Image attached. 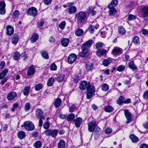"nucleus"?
<instances>
[{"mask_svg":"<svg viewBox=\"0 0 148 148\" xmlns=\"http://www.w3.org/2000/svg\"><path fill=\"white\" fill-rule=\"evenodd\" d=\"M50 123L48 121L46 122L43 125V127L45 129H47L49 127Z\"/></svg>","mask_w":148,"mask_h":148,"instance_id":"nucleus-57","label":"nucleus"},{"mask_svg":"<svg viewBox=\"0 0 148 148\" xmlns=\"http://www.w3.org/2000/svg\"><path fill=\"white\" fill-rule=\"evenodd\" d=\"M107 51L106 50L104 49H101L97 50L96 52V54L97 55L99 56L103 55Z\"/></svg>","mask_w":148,"mask_h":148,"instance_id":"nucleus-18","label":"nucleus"},{"mask_svg":"<svg viewBox=\"0 0 148 148\" xmlns=\"http://www.w3.org/2000/svg\"><path fill=\"white\" fill-rule=\"evenodd\" d=\"M130 139L133 143H136L138 140L137 137L133 134H131L130 136Z\"/></svg>","mask_w":148,"mask_h":148,"instance_id":"nucleus-30","label":"nucleus"},{"mask_svg":"<svg viewBox=\"0 0 148 148\" xmlns=\"http://www.w3.org/2000/svg\"><path fill=\"white\" fill-rule=\"evenodd\" d=\"M102 89L104 91H107L109 88V86L106 84H104L101 86Z\"/></svg>","mask_w":148,"mask_h":148,"instance_id":"nucleus-42","label":"nucleus"},{"mask_svg":"<svg viewBox=\"0 0 148 148\" xmlns=\"http://www.w3.org/2000/svg\"><path fill=\"white\" fill-rule=\"evenodd\" d=\"M75 121V127L77 128L79 127L82 122L83 120L81 117H78L74 120Z\"/></svg>","mask_w":148,"mask_h":148,"instance_id":"nucleus-15","label":"nucleus"},{"mask_svg":"<svg viewBox=\"0 0 148 148\" xmlns=\"http://www.w3.org/2000/svg\"><path fill=\"white\" fill-rule=\"evenodd\" d=\"M16 96V93L15 92H12L8 95L7 98L9 100L11 101Z\"/></svg>","mask_w":148,"mask_h":148,"instance_id":"nucleus-19","label":"nucleus"},{"mask_svg":"<svg viewBox=\"0 0 148 148\" xmlns=\"http://www.w3.org/2000/svg\"><path fill=\"white\" fill-rule=\"evenodd\" d=\"M52 1V0H44V3L46 5H49Z\"/></svg>","mask_w":148,"mask_h":148,"instance_id":"nucleus-62","label":"nucleus"},{"mask_svg":"<svg viewBox=\"0 0 148 148\" xmlns=\"http://www.w3.org/2000/svg\"><path fill=\"white\" fill-rule=\"evenodd\" d=\"M95 130V134L96 135H98L100 134L101 132V129L98 126L97 128L94 130ZM95 137H96V136H95Z\"/></svg>","mask_w":148,"mask_h":148,"instance_id":"nucleus-52","label":"nucleus"},{"mask_svg":"<svg viewBox=\"0 0 148 148\" xmlns=\"http://www.w3.org/2000/svg\"><path fill=\"white\" fill-rule=\"evenodd\" d=\"M113 108L111 106H108L104 108L105 111L107 112H110L113 111Z\"/></svg>","mask_w":148,"mask_h":148,"instance_id":"nucleus-41","label":"nucleus"},{"mask_svg":"<svg viewBox=\"0 0 148 148\" xmlns=\"http://www.w3.org/2000/svg\"><path fill=\"white\" fill-rule=\"evenodd\" d=\"M5 4L4 1H2L0 2V9L5 8Z\"/></svg>","mask_w":148,"mask_h":148,"instance_id":"nucleus-61","label":"nucleus"},{"mask_svg":"<svg viewBox=\"0 0 148 148\" xmlns=\"http://www.w3.org/2000/svg\"><path fill=\"white\" fill-rule=\"evenodd\" d=\"M124 97L122 96H120L116 101V103L119 105H121L124 103Z\"/></svg>","mask_w":148,"mask_h":148,"instance_id":"nucleus-31","label":"nucleus"},{"mask_svg":"<svg viewBox=\"0 0 148 148\" xmlns=\"http://www.w3.org/2000/svg\"><path fill=\"white\" fill-rule=\"evenodd\" d=\"M76 58L77 56L75 54H71L68 57V62L71 64H72L75 61Z\"/></svg>","mask_w":148,"mask_h":148,"instance_id":"nucleus-12","label":"nucleus"},{"mask_svg":"<svg viewBox=\"0 0 148 148\" xmlns=\"http://www.w3.org/2000/svg\"><path fill=\"white\" fill-rule=\"evenodd\" d=\"M129 67L133 71L137 69L136 66L134 62L132 61L129 63Z\"/></svg>","mask_w":148,"mask_h":148,"instance_id":"nucleus-28","label":"nucleus"},{"mask_svg":"<svg viewBox=\"0 0 148 148\" xmlns=\"http://www.w3.org/2000/svg\"><path fill=\"white\" fill-rule=\"evenodd\" d=\"M59 131L57 129L51 130H47L45 131V134L47 136H51L52 137L55 138L58 134Z\"/></svg>","mask_w":148,"mask_h":148,"instance_id":"nucleus-4","label":"nucleus"},{"mask_svg":"<svg viewBox=\"0 0 148 148\" xmlns=\"http://www.w3.org/2000/svg\"><path fill=\"white\" fill-rule=\"evenodd\" d=\"M7 34L8 36H11L14 33V29L10 25L7 26Z\"/></svg>","mask_w":148,"mask_h":148,"instance_id":"nucleus-16","label":"nucleus"},{"mask_svg":"<svg viewBox=\"0 0 148 148\" xmlns=\"http://www.w3.org/2000/svg\"><path fill=\"white\" fill-rule=\"evenodd\" d=\"M75 116V115L71 113L68 116L67 120L68 121H71L74 119Z\"/></svg>","mask_w":148,"mask_h":148,"instance_id":"nucleus-43","label":"nucleus"},{"mask_svg":"<svg viewBox=\"0 0 148 148\" xmlns=\"http://www.w3.org/2000/svg\"><path fill=\"white\" fill-rule=\"evenodd\" d=\"M69 42V40L68 38H63L61 40V44L64 47H67Z\"/></svg>","mask_w":148,"mask_h":148,"instance_id":"nucleus-17","label":"nucleus"},{"mask_svg":"<svg viewBox=\"0 0 148 148\" xmlns=\"http://www.w3.org/2000/svg\"><path fill=\"white\" fill-rule=\"evenodd\" d=\"M79 80L78 76L77 75L74 76L73 78V82L74 83H77Z\"/></svg>","mask_w":148,"mask_h":148,"instance_id":"nucleus-60","label":"nucleus"},{"mask_svg":"<svg viewBox=\"0 0 148 148\" xmlns=\"http://www.w3.org/2000/svg\"><path fill=\"white\" fill-rule=\"evenodd\" d=\"M93 67V64L92 63H88L86 64V69L88 71L91 70Z\"/></svg>","mask_w":148,"mask_h":148,"instance_id":"nucleus-33","label":"nucleus"},{"mask_svg":"<svg viewBox=\"0 0 148 148\" xmlns=\"http://www.w3.org/2000/svg\"><path fill=\"white\" fill-rule=\"evenodd\" d=\"M38 36L37 34H34L32 36L30 39V41L32 43L35 42L38 39Z\"/></svg>","mask_w":148,"mask_h":148,"instance_id":"nucleus-24","label":"nucleus"},{"mask_svg":"<svg viewBox=\"0 0 148 148\" xmlns=\"http://www.w3.org/2000/svg\"><path fill=\"white\" fill-rule=\"evenodd\" d=\"M42 56L46 59L49 58V56L47 53L46 51L42 52L41 53Z\"/></svg>","mask_w":148,"mask_h":148,"instance_id":"nucleus-50","label":"nucleus"},{"mask_svg":"<svg viewBox=\"0 0 148 148\" xmlns=\"http://www.w3.org/2000/svg\"><path fill=\"white\" fill-rule=\"evenodd\" d=\"M89 10L90 12L91 13L92 15L94 16L96 14V11L93 9L92 7H90Z\"/></svg>","mask_w":148,"mask_h":148,"instance_id":"nucleus-59","label":"nucleus"},{"mask_svg":"<svg viewBox=\"0 0 148 148\" xmlns=\"http://www.w3.org/2000/svg\"><path fill=\"white\" fill-rule=\"evenodd\" d=\"M133 42L136 45H138L140 44L139 37L138 36H135L133 38Z\"/></svg>","mask_w":148,"mask_h":148,"instance_id":"nucleus-26","label":"nucleus"},{"mask_svg":"<svg viewBox=\"0 0 148 148\" xmlns=\"http://www.w3.org/2000/svg\"><path fill=\"white\" fill-rule=\"evenodd\" d=\"M19 40L18 36L17 35H15L12 38L11 42L12 44L15 45L18 43Z\"/></svg>","mask_w":148,"mask_h":148,"instance_id":"nucleus-23","label":"nucleus"},{"mask_svg":"<svg viewBox=\"0 0 148 148\" xmlns=\"http://www.w3.org/2000/svg\"><path fill=\"white\" fill-rule=\"evenodd\" d=\"M118 0H112L108 6V8H110L111 7H114L117 6L118 4Z\"/></svg>","mask_w":148,"mask_h":148,"instance_id":"nucleus-21","label":"nucleus"},{"mask_svg":"<svg viewBox=\"0 0 148 148\" xmlns=\"http://www.w3.org/2000/svg\"><path fill=\"white\" fill-rule=\"evenodd\" d=\"M8 71V69H5L0 73V79H2L6 75Z\"/></svg>","mask_w":148,"mask_h":148,"instance_id":"nucleus-29","label":"nucleus"},{"mask_svg":"<svg viewBox=\"0 0 148 148\" xmlns=\"http://www.w3.org/2000/svg\"><path fill=\"white\" fill-rule=\"evenodd\" d=\"M35 68V66L33 65H31L29 67L27 72L28 76H32L35 73L36 71Z\"/></svg>","mask_w":148,"mask_h":148,"instance_id":"nucleus-9","label":"nucleus"},{"mask_svg":"<svg viewBox=\"0 0 148 148\" xmlns=\"http://www.w3.org/2000/svg\"><path fill=\"white\" fill-rule=\"evenodd\" d=\"M36 115L38 118H42L43 115V111L40 108L37 109L35 111Z\"/></svg>","mask_w":148,"mask_h":148,"instance_id":"nucleus-14","label":"nucleus"},{"mask_svg":"<svg viewBox=\"0 0 148 148\" xmlns=\"http://www.w3.org/2000/svg\"><path fill=\"white\" fill-rule=\"evenodd\" d=\"M66 24V23L65 21H63L59 24V27L60 29H63L64 28Z\"/></svg>","mask_w":148,"mask_h":148,"instance_id":"nucleus-46","label":"nucleus"},{"mask_svg":"<svg viewBox=\"0 0 148 148\" xmlns=\"http://www.w3.org/2000/svg\"><path fill=\"white\" fill-rule=\"evenodd\" d=\"M18 136L20 139H22L25 137V133L23 131H19L18 133Z\"/></svg>","mask_w":148,"mask_h":148,"instance_id":"nucleus-27","label":"nucleus"},{"mask_svg":"<svg viewBox=\"0 0 148 148\" xmlns=\"http://www.w3.org/2000/svg\"><path fill=\"white\" fill-rule=\"evenodd\" d=\"M25 128L27 130L32 131L34 129V126L31 121L25 122L24 123Z\"/></svg>","mask_w":148,"mask_h":148,"instance_id":"nucleus-5","label":"nucleus"},{"mask_svg":"<svg viewBox=\"0 0 148 148\" xmlns=\"http://www.w3.org/2000/svg\"><path fill=\"white\" fill-rule=\"evenodd\" d=\"M37 12L38 11L36 8L34 7H32L29 9L27 13L29 15L34 16L36 15Z\"/></svg>","mask_w":148,"mask_h":148,"instance_id":"nucleus-11","label":"nucleus"},{"mask_svg":"<svg viewBox=\"0 0 148 148\" xmlns=\"http://www.w3.org/2000/svg\"><path fill=\"white\" fill-rule=\"evenodd\" d=\"M58 148H65V143L63 140H60L58 143Z\"/></svg>","mask_w":148,"mask_h":148,"instance_id":"nucleus-22","label":"nucleus"},{"mask_svg":"<svg viewBox=\"0 0 148 148\" xmlns=\"http://www.w3.org/2000/svg\"><path fill=\"white\" fill-rule=\"evenodd\" d=\"M118 30L119 33L121 35H124L126 33V30L122 26L119 27Z\"/></svg>","mask_w":148,"mask_h":148,"instance_id":"nucleus-25","label":"nucleus"},{"mask_svg":"<svg viewBox=\"0 0 148 148\" xmlns=\"http://www.w3.org/2000/svg\"><path fill=\"white\" fill-rule=\"evenodd\" d=\"M113 61V59L111 58H108L104 60L103 62V64L106 66H107Z\"/></svg>","mask_w":148,"mask_h":148,"instance_id":"nucleus-20","label":"nucleus"},{"mask_svg":"<svg viewBox=\"0 0 148 148\" xmlns=\"http://www.w3.org/2000/svg\"><path fill=\"white\" fill-rule=\"evenodd\" d=\"M110 9L108 11L109 14L110 16H113L115 14L116 12V10L114 7H111L110 8H108Z\"/></svg>","mask_w":148,"mask_h":148,"instance_id":"nucleus-32","label":"nucleus"},{"mask_svg":"<svg viewBox=\"0 0 148 148\" xmlns=\"http://www.w3.org/2000/svg\"><path fill=\"white\" fill-rule=\"evenodd\" d=\"M64 77V75H60L57 77L56 80L58 82H61L63 81Z\"/></svg>","mask_w":148,"mask_h":148,"instance_id":"nucleus-38","label":"nucleus"},{"mask_svg":"<svg viewBox=\"0 0 148 148\" xmlns=\"http://www.w3.org/2000/svg\"><path fill=\"white\" fill-rule=\"evenodd\" d=\"M97 127L96 122L94 121L90 122L88 123V130L90 132H93Z\"/></svg>","mask_w":148,"mask_h":148,"instance_id":"nucleus-8","label":"nucleus"},{"mask_svg":"<svg viewBox=\"0 0 148 148\" xmlns=\"http://www.w3.org/2000/svg\"><path fill=\"white\" fill-rule=\"evenodd\" d=\"M104 46V44L103 43L100 42H97L95 45L96 48L97 50L101 49V48Z\"/></svg>","mask_w":148,"mask_h":148,"instance_id":"nucleus-36","label":"nucleus"},{"mask_svg":"<svg viewBox=\"0 0 148 148\" xmlns=\"http://www.w3.org/2000/svg\"><path fill=\"white\" fill-rule=\"evenodd\" d=\"M77 20L79 22L84 23L85 21L86 17V14L85 12H80L76 14Z\"/></svg>","mask_w":148,"mask_h":148,"instance_id":"nucleus-3","label":"nucleus"},{"mask_svg":"<svg viewBox=\"0 0 148 148\" xmlns=\"http://www.w3.org/2000/svg\"><path fill=\"white\" fill-rule=\"evenodd\" d=\"M122 52L121 49L118 47H115L112 50V53L114 55H118L121 54Z\"/></svg>","mask_w":148,"mask_h":148,"instance_id":"nucleus-10","label":"nucleus"},{"mask_svg":"<svg viewBox=\"0 0 148 148\" xmlns=\"http://www.w3.org/2000/svg\"><path fill=\"white\" fill-rule=\"evenodd\" d=\"M84 33V31L81 29H79L77 30L75 32L76 36H82Z\"/></svg>","mask_w":148,"mask_h":148,"instance_id":"nucleus-40","label":"nucleus"},{"mask_svg":"<svg viewBox=\"0 0 148 148\" xmlns=\"http://www.w3.org/2000/svg\"><path fill=\"white\" fill-rule=\"evenodd\" d=\"M34 146L36 148H40L42 146V143L40 141L35 142L33 144Z\"/></svg>","mask_w":148,"mask_h":148,"instance_id":"nucleus-35","label":"nucleus"},{"mask_svg":"<svg viewBox=\"0 0 148 148\" xmlns=\"http://www.w3.org/2000/svg\"><path fill=\"white\" fill-rule=\"evenodd\" d=\"M93 40H90L83 44L82 47V51L79 53V56L82 57L88 56L89 54L88 49L91 46Z\"/></svg>","mask_w":148,"mask_h":148,"instance_id":"nucleus-2","label":"nucleus"},{"mask_svg":"<svg viewBox=\"0 0 148 148\" xmlns=\"http://www.w3.org/2000/svg\"><path fill=\"white\" fill-rule=\"evenodd\" d=\"M143 97V98L145 100L148 99V90L145 91L144 92Z\"/></svg>","mask_w":148,"mask_h":148,"instance_id":"nucleus-53","label":"nucleus"},{"mask_svg":"<svg viewBox=\"0 0 148 148\" xmlns=\"http://www.w3.org/2000/svg\"><path fill=\"white\" fill-rule=\"evenodd\" d=\"M125 68V66L123 65H121L119 66L117 68V70L119 72H121L124 70Z\"/></svg>","mask_w":148,"mask_h":148,"instance_id":"nucleus-45","label":"nucleus"},{"mask_svg":"<svg viewBox=\"0 0 148 148\" xmlns=\"http://www.w3.org/2000/svg\"><path fill=\"white\" fill-rule=\"evenodd\" d=\"M54 81V79L53 77H51L47 81V84L49 86H52Z\"/></svg>","mask_w":148,"mask_h":148,"instance_id":"nucleus-37","label":"nucleus"},{"mask_svg":"<svg viewBox=\"0 0 148 148\" xmlns=\"http://www.w3.org/2000/svg\"><path fill=\"white\" fill-rule=\"evenodd\" d=\"M136 18V16L130 14L128 15V20L129 21H131L134 20Z\"/></svg>","mask_w":148,"mask_h":148,"instance_id":"nucleus-49","label":"nucleus"},{"mask_svg":"<svg viewBox=\"0 0 148 148\" xmlns=\"http://www.w3.org/2000/svg\"><path fill=\"white\" fill-rule=\"evenodd\" d=\"M43 87V85L42 84H38L36 86L35 89L37 91H38L42 88Z\"/></svg>","mask_w":148,"mask_h":148,"instance_id":"nucleus-54","label":"nucleus"},{"mask_svg":"<svg viewBox=\"0 0 148 148\" xmlns=\"http://www.w3.org/2000/svg\"><path fill=\"white\" fill-rule=\"evenodd\" d=\"M112 132V129L110 128H107L105 130V133L107 134H110Z\"/></svg>","mask_w":148,"mask_h":148,"instance_id":"nucleus-55","label":"nucleus"},{"mask_svg":"<svg viewBox=\"0 0 148 148\" xmlns=\"http://www.w3.org/2000/svg\"><path fill=\"white\" fill-rule=\"evenodd\" d=\"M30 87L29 86H27L25 87L23 91V94L27 96L29 94Z\"/></svg>","mask_w":148,"mask_h":148,"instance_id":"nucleus-39","label":"nucleus"},{"mask_svg":"<svg viewBox=\"0 0 148 148\" xmlns=\"http://www.w3.org/2000/svg\"><path fill=\"white\" fill-rule=\"evenodd\" d=\"M19 14V12L18 10H16L13 13L12 17L14 18H16L18 17Z\"/></svg>","mask_w":148,"mask_h":148,"instance_id":"nucleus-51","label":"nucleus"},{"mask_svg":"<svg viewBox=\"0 0 148 148\" xmlns=\"http://www.w3.org/2000/svg\"><path fill=\"white\" fill-rule=\"evenodd\" d=\"M5 64L4 62L3 61L0 63V71H1L4 68Z\"/></svg>","mask_w":148,"mask_h":148,"instance_id":"nucleus-63","label":"nucleus"},{"mask_svg":"<svg viewBox=\"0 0 148 148\" xmlns=\"http://www.w3.org/2000/svg\"><path fill=\"white\" fill-rule=\"evenodd\" d=\"M138 8H140V12L143 17H145L148 16V6L139 7Z\"/></svg>","mask_w":148,"mask_h":148,"instance_id":"nucleus-7","label":"nucleus"},{"mask_svg":"<svg viewBox=\"0 0 148 148\" xmlns=\"http://www.w3.org/2000/svg\"><path fill=\"white\" fill-rule=\"evenodd\" d=\"M139 148H148V145L146 144H143L140 145Z\"/></svg>","mask_w":148,"mask_h":148,"instance_id":"nucleus-64","label":"nucleus"},{"mask_svg":"<svg viewBox=\"0 0 148 148\" xmlns=\"http://www.w3.org/2000/svg\"><path fill=\"white\" fill-rule=\"evenodd\" d=\"M125 116L127 119V123H130L133 121V115L131 114L130 112L127 110H124Z\"/></svg>","mask_w":148,"mask_h":148,"instance_id":"nucleus-6","label":"nucleus"},{"mask_svg":"<svg viewBox=\"0 0 148 148\" xmlns=\"http://www.w3.org/2000/svg\"><path fill=\"white\" fill-rule=\"evenodd\" d=\"M61 102V100L60 98H57L55 101L54 105L56 108H58L60 105Z\"/></svg>","mask_w":148,"mask_h":148,"instance_id":"nucleus-34","label":"nucleus"},{"mask_svg":"<svg viewBox=\"0 0 148 148\" xmlns=\"http://www.w3.org/2000/svg\"><path fill=\"white\" fill-rule=\"evenodd\" d=\"M77 107L75 105H73L71 106L69 108V111L71 112H73L74 110L76 109Z\"/></svg>","mask_w":148,"mask_h":148,"instance_id":"nucleus-56","label":"nucleus"},{"mask_svg":"<svg viewBox=\"0 0 148 148\" xmlns=\"http://www.w3.org/2000/svg\"><path fill=\"white\" fill-rule=\"evenodd\" d=\"M49 68L51 71H55L57 69V66L54 63H53L50 66Z\"/></svg>","mask_w":148,"mask_h":148,"instance_id":"nucleus-44","label":"nucleus"},{"mask_svg":"<svg viewBox=\"0 0 148 148\" xmlns=\"http://www.w3.org/2000/svg\"><path fill=\"white\" fill-rule=\"evenodd\" d=\"M79 88L82 90L87 88V98L88 99L90 98L94 93V87L91 86L89 83H87L86 81H83L81 83L79 86Z\"/></svg>","mask_w":148,"mask_h":148,"instance_id":"nucleus-1","label":"nucleus"},{"mask_svg":"<svg viewBox=\"0 0 148 148\" xmlns=\"http://www.w3.org/2000/svg\"><path fill=\"white\" fill-rule=\"evenodd\" d=\"M71 6L67 9V12L70 14H74L77 12V8L74 6Z\"/></svg>","mask_w":148,"mask_h":148,"instance_id":"nucleus-13","label":"nucleus"},{"mask_svg":"<svg viewBox=\"0 0 148 148\" xmlns=\"http://www.w3.org/2000/svg\"><path fill=\"white\" fill-rule=\"evenodd\" d=\"M30 107L31 105L30 103H25L24 108L25 111H27L29 110Z\"/></svg>","mask_w":148,"mask_h":148,"instance_id":"nucleus-48","label":"nucleus"},{"mask_svg":"<svg viewBox=\"0 0 148 148\" xmlns=\"http://www.w3.org/2000/svg\"><path fill=\"white\" fill-rule=\"evenodd\" d=\"M88 31L90 34H93L94 31V27L93 25H91L88 28Z\"/></svg>","mask_w":148,"mask_h":148,"instance_id":"nucleus-58","label":"nucleus"},{"mask_svg":"<svg viewBox=\"0 0 148 148\" xmlns=\"http://www.w3.org/2000/svg\"><path fill=\"white\" fill-rule=\"evenodd\" d=\"M20 53L18 51L16 52L14 56V59L15 60H17L20 57Z\"/></svg>","mask_w":148,"mask_h":148,"instance_id":"nucleus-47","label":"nucleus"}]
</instances>
